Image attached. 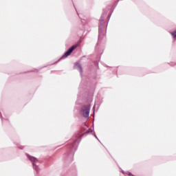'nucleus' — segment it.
<instances>
[{"label":"nucleus","instance_id":"f257e3e1","mask_svg":"<svg viewBox=\"0 0 176 176\" xmlns=\"http://www.w3.org/2000/svg\"><path fill=\"white\" fill-rule=\"evenodd\" d=\"M80 114L84 116V118H89L90 115V107L88 105L83 106L80 110Z\"/></svg>","mask_w":176,"mask_h":176},{"label":"nucleus","instance_id":"f03ea898","mask_svg":"<svg viewBox=\"0 0 176 176\" xmlns=\"http://www.w3.org/2000/svg\"><path fill=\"white\" fill-rule=\"evenodd\" d=\"M78 47V45H74L72 46L65 53V54L62 56V58H66V57H68Z\"/></svg>","mask_w":176,"mask_h":176},{"label":"nucleus","instance_id":"7ed1b4c3","mask_svg":"<svg viewBox=\"0 0 176 176\" xmlns=\"http://www.w3.org/2000/svg\"><path fill=\"white\" fill-rule=\"evenodd\" d=\"M27 156L28 157V159L30 160V162H32L33 163V167L34 168V170H36V165H35V163H36V162H38V159H36L34 157H32L28 154H27Z\"/></svg>","mask_w":176,"mask_h":176},{"label":"nucleus","instance_id":"20e7f679","mask_svg":"<svg viewBox=\"0 0 176 176\" xmlns=\"http://www.w3.org/2000/svg\"><path fill=\"white\" fill-rule=\"evenodd\" d=\"M74 68L75 69H78L80 72V74H82V72H83L80 63H76L74 65Z\"/></svg>","mask_w":176,"mask_h":176},{"label":"nucleus","instance_id":"39448f33","mask_svg":"<svg viewBox=\"0 0 176 176\" xmlns=\"http://www.w3.org/2000/svg\"><path fill=\"white\" fill-rule=\"evenodd\" d=\"M170 34L173 38V39H176V29L173 32H170Z\"/></svg>","mask_w":176,"mask_h":176},{"label":"nucleus","instance_id":"423d86ee","mask_svg":"<svg viewBox=\"0 0 176 176\" xmlns=\"http://www.w3.org/2000/svg\"><path fill=\"white\" fill-rule=\"evenodd\" d=\"M126 174H127L128 175H129V176H133V175L131 174V173H130V172H127Z\"/></svg>","mask_w":176,"mask_h":176},{"label":"nucleus","instance_id":"0eeeda50","mask_svg":"<svg viewBox=\"0 0 176 176\" xmlns=\"http://www.w3.org/2000/svg\"><path fill=\"white\" fill-rule=\"evenodd\" d=\"M101 28H99V33H101Z\"/></svg>","mask_w":176,"mask_h":176},{"label":"nucleus","instance_id":"6e6552de","mask_svg":"<svg viewBox=\"0 0 176 176\" xmlns=\"http://www.w3.org/2000/svg\"><path fill=\"white\" fill-rule=\"evenodd\" d=\"M95 137H96V138L97 139V140H98V138H97V136L95 135Z\"/></svg>","mask_w":176,"mask_h":176}]
</instances>
